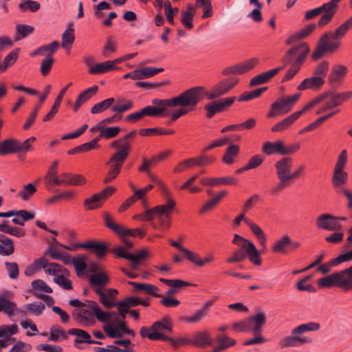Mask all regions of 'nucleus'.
<instances>
[{"instance_id":"nucleus-1","label":"nucleus","mask_w":352,"mask_h":352,"mask_svg":"<svg viewBox=\"0 0 352 352\" xmlns=\"http://www.w3.org/2000/svg\"><path fill=\"white\" fill-rule=\"evenodd\" d=\"M73 318L82 327L94 325L96 322L95 318L101 322H109L112 319L115 322L118 321L116 312H105L102 310L96 302L92 300L87 301L83 307L75 309Z\"/></svg>"},{"instance_id":"nucleus-2","label":"nucleus","mask_w":352,"mask_h":352,"mask_svg":"<svg viewBox=\"0 0 352 352\" xmlns=\"http://www.w3.org/2000/svg\"><path fill=\"white\" fill-rule=\"evenodd\" d=\"M263 325L264 313L259 311L254 316L234 322L232 324V329L238 332H251L253 338L243 342L244 346H250L264 342V337L262 334Z\"/></svg>"},{"instance_id":"nucleus-3","label":"nucleus","mask_w":352,"mask_h":352,"mask_svg":"<svg viewBox=\"0 0 352 352\" xmlns=\"http://www.w3.org/2000/svg\"><path fill=\"white\" fill-rule=\"evenodd\" d=\"M202 89L201 87H195L189 89L178 96L170 99H161L162 100H172L177 99L179 100V104L176 105H165L164 109H168V107H181L180 109H176L172 113L170 112L171 121L177 120L180 117L188 113L189 111L195 109L199 102L202 99Z\"/></svg>"},{"instance_id":"nucleus-4","label":"nucleus","mask_w":352,"mask_h":352,"mask_svg":"<svg viewBox=\"0 0 352 352\" xmlns=\"http://www.w3.org/2000/svg\"><path fill=\"white\" fill-rule=\"evenodd\" d=\"M232 243L240 248V250L234 252L232 255L227 258L228 263L241 262L246 257L249 261L256 265H261L262 263L261 257L258 250L254 244L247 239L235 234L232 239Z\"/></svg>"},{"instance_id":"nucleus-5","label":"nucleus","mask_w":352,"mask_h":352,"mask_svg":"<svg viewBox=\"0 0 352 352\" xmlns=\"http://www.w3.org/2000/svg\"><path fill=\"white\" fill-rule=\"evenodd\" d=\"M179 100L177 99L172 100H162L161 99H153V105H148L139 111H136L127 115L125 117V121L128 122H136L142 120L144 116L149 117H166L170 115V111L165 109V105L179 104Z\"/></svg>"},{"instance_id":"nucleus-6","label":"nucleus","mask_w":352,"mask_h":352,"mask_svg":"<svg viewBox=\"0 0 352 352\" xmlns=\"http://www.w3.org/2000/svg\"><path fill=\"white\" fill-rule=\"evenodd\" d=\"M320 324L315 322H309L301 324L291 330L289 336L284 337L280 342L282 347H298L305 344L310 343L311 339L303 335L307 332L317 331L320 329Z\"/></svg>"},{"instance_id":"nucleus-7","label":"nucleus","mask_w":352,"mask_h":352,"mask_svg":"<svg viewBox=\"0 0 352 352\" xmlns=\"http://www.w3.org/2000/svg\"><path fill=\"white\" fill-rule=\"evenodd\" d=\"M309 52V47L307 43H302L292 47L288 50L286 54V60L291 65L283 76L281 82H285L293 78L298 72L304 61Z\"/></svg>"},{"instance_id":"nucleus-8","label":"nucleus","mask_w":352,"mask_h":352,"mask_svg":"<svg viewBox=\"0 0 352 352\" xmlns=\"http://www.w3.org/2000/svg\"><path fill=\"white\" fill-rule=\"evenodd\" d=\"M321 288L339 287L344 291L352 290V265L342 271L332 273L318 280Z\"/></svg>"},{"instance_id":"nucleus-9","label":"nucleus","mask_w":352,"mask_h":352,"mask_svg":"<svg viewBox=\"0 0 352 352\" xmlns=\"http://www.w3.org/2000/svg\"><path fill=\"white\" fill-rule=\"evenodd\" d=\"M47 272L49 275L54 276V283L60 287L67 290L72 289V283L67 278L69 275V272L66 268L59 264L54 265Z\"/></svg>"},{"instance_id":"nucleus-10","label":"nucleus","mask_w":352,"mask_h":352,"mask_svg":"<svg viewBox=\"0 0 352 352\" xmlns=\"http://www.w3.org/2000/svg\"><path fill=\"white\" fill-rule=\"evenodd\" d=\"M300 96V94H296L287 98L278 100L272 105V109L268 113V116L273 117L277 114H285L289 112Z\"/></svg>"},{"instance_id":"nucleus-11","label":"nucleus","mask_w":352,"mask_h":352,"mask_svg":"<svg viewBox=\"0 0 352 352\" xmlns=\"http://www.w3.org/2000/svg\"><path fill=\"white\" fill-rule=\"evenodd\" d=\"M318 101V100H316L312 102H308L301 110L293 113L292 114L276 123L272 128V131L274 132H280L287 129L300 116L312 109Z\"/></svg>"},{"instance_id":"nucleus-12","label":"nucleus","mask_w":352,"mask_h":352,"mask_svg":"<svg viewBox=\"0 0 352 352\" xmlns=\"http://www.w3.org/2000/svg\"><path fill=\"white\" fill-rule=\"evenodd\" d=\"M167 197L166 204L157 206L151 209L146 210V216L148 221H152L155 217H168L172 210L175 207V202L173 198L170 197V192L168 195H164Z\"/></svg>"},{"instance_id":"nucleus-13","label":"nucleus","mask_w":352,"mask_h":352,"mask_svg":"<svg viewBox=\"0 0 352 352\" xmlns=\"http://www.w3.org/2000/svg\"><path fill=\"white\" fill-rule=\"evenodd\" d=\"M127 157L117 151L111 157L108 162V164H110V168L104 178V183L111 182L118 175Z\"/></svg>"},{"instance_id":"nucleus-14","label":"nucleus","mask_w":352,"mask_h":352,"mask_svg":"<svg viewBox=\"0 0 352 352\" xmlns=\"http://www.w3.org/2000/svg\"><path fill=\"white\" fill-rule=\"evenodd\" d=\"M277 177L279 181L292 182L293 160L290 157H284L275 163Z\"/></svg>"},{"instance_id":"nucleus-15","label":"nucleus","mask_w":352,"mask_h":352,"mask_svg":"<svg viewBox=\"0 0 352 352\" xmlns=\"http://www.w3.org/2000/svg\"><path fill=\"white\" fill-rule=\"evenodd\" d=\"M113 252L117 256L130 261V266L132 270H136L140 264V261L148 256L147 252L145 250H142L136 254H134L128 252L126 248L122 246L116 247L113 249Z\"/></svg>"},{"instance_id":"nucleus-16","label":"nucleus","mask_w":352,"mask_h":352,"mask_svg":"<svg viewBox=\"0 0 352 352\" xmlns=\"http://www.w3.org/2000/svg\"><path fill=\"white\" fill-rule=\"evenodd\" d=\"M316 100H318V101L314 104V107L318 104L323 102L320 109L316 111V114H321L325 111L331 110L333 108L340 106V104L336 97L335 93L332 91L325 92L315 98L309 102H312Z\"/></svg>"},{"instance_id":"nucleus-17","label":"nucleus","mask_w":352,"mask_h":352,"mask_svg":"<svg viewBox=\"0 0 352 352\" xmlns=\"http://www.w3.org/2000/svg\"><path fill=\"white\" fill-rule=\"evenodd\" d=\"M236 78L224 79L212 87L207 96L208 99L212 100L226 94L238 82Z\"/></svg>"},{"instance_id":"nucleus-18","label":"nucleus","mask_w":352,"mask_h":352,"mask_svg":"<svg viewBox=\"0 0 352 352\" xmlns=\"http://www.w3.org/2000/svg\"><path fill=\"white\" fill-rule=\"evenodd\" d=\"M95 293L99 296L100 302L105 308H111L116 307V296L118 291L113 288H107L103 290L101 288H94Z\"/></svg>"},{"instance_id":"nucleus-19","label":"nucleus","mask_w":352,"mask_h":352,"mask_svg":"<svg viewBox=\"0 0 352 352\" xmlns=\"http://www.w3.org/2000/svg\"><path fill=\"white\" fill-rule=\"evenodd\" d=\"M236 97H229L207 104L205 106L207 116L212 118L214 114L225 111L234 103Z\"/></svg>"},{"instance_id":"nucleus-20","label":"nucleus","mask_w":352,"mask_h":352,"mask_svg":"<svg viewBox=\"0 0 352 352\" xmlns=\"http://www.w3.org/2000/svg\"><path fill=\"white\" fill-rule=\"evenodd\" d=\"M316 226L320 229L329 231H339L342 228L338 222V218L329 214H322L318 217Z\"/></svg>"},{"instance_id":"nucleus-21","label":"nucleus","mask_w":352,"mask_h":352,"mask_svg":"<svg viewBox=\"0 0 352 352\" xmlns=\"http://www.w3.org/2000/svg\"><path fill=\"white\" fill-rule=\"evenodd\" d=\"M58 244L69 250H74L76 248L91 249L98 258L103 257L106 254L107 250V246L105 244L94 241H88L83 243H79L74 247H67L58 243Z\"/></svg>"},{"instance_id":"nucleus-22","label":"nucleus","mask_w":352,"mask_h":352,"mask_svg":"<svg viewBox=\"0 0 352 352\" xmlns=\"http://www.w3.org/2000/svg\"><path fill=\"white\" fill-rule=\"evenodd\" d=\"M135 135V131H132L124 135L122 138L113 141L111 143V146L117 149V152L128 157L131 150V142L129 140L133 138Z\"/></svg>"},{"instance_id":"nucleus-23","label":"nucleus","mask_w":352,"mask_h":352,"mask_svg":"<svg viewBox=\"0 0 352 352\" xmlns=\"http://www.w3.org/2000/svg\"><path fill=\"white\" fill-rule=\"evenodd\" d=\"M12 296L10 291H5L0 294V312L3 311L9 318H12L16 310V304L10 300Z\"/></svg>"},{"instance_id":"nucleus-24","label":"nucleus","mask_w":352,"mask_h":352,"mask_svg":"<svg viewBox=\"0 0 352 352\" xmlns=\"http://www.w3.org/2000/svg\"><path fill=\"white\" fill-rule=\"evenodd\" d=\"M68 333L76 336L74 340V344L78 349H80V347L77 346V344L78 343H88L95 344H102L100 341L93 340L91 338V336L86 331L80 329H71L68 331Z\"/></svg>"},{"instance_id":"nucleus-25","label":"nucleus","mask_w":352,"mask_h":352,"mask_svg":"<svg viewBox=\"0 0 352 352\" xmlns=\"http://www.w3.org/2000/svg\"><path fill=\"white\" fill-rule=\"evenodd\" d=\"M324 83V80L321 76H312L303 80L297 87L298 90L305 91L307 89L316 90Z\"/></svg>"},{"instance_id":"nucleus-26","label":"nucleus","mask_w":352,"mask_h":352,"mask_svg":"<svg viewBox=\"0 0 352 352\" xmlns=\"http://www.w3.org/2000/svg\"><path fill=\"white\" fill-rule=\"evenodd\" d=\"M347 67L343 65H336L329 74V82L331 85L340 83L347 74Z\"/></svg>"},{"instance_id":"nucleus-27","label":"nucleus","mask_w":352,"mask_h":352,"mask_svg":"<svg viewBox=\"0 0 352 352\" xmlns=\"http://www.w3.org/2000/svg\"><path fill=\"white\" fill-rule=\"evenodd\" d=\"M110 278L104 271H99L89 276V281L93 288H102L109 283Z\"/></svg>"},{"instance_id":"nucleus-28","label":"nucleus","mask_w":352,"mask_h":352,"mask_svg":"<svg viewBox=\"0 0 352 352\" xmlns=\"http://www.w3.org/2000/svg\"><path fill=\"white\" fill-rule=\"evenodd\" d=\"M316 28L314 23L307 25L303 29L291 35L285 41L287 45H292L309 35Z\"/></svg>"},{"instance_id":"nucleus-29","label":"nucleus","mask_w":352,"mask_h":352,"mask_svg":"<svg viewBox=\"0 0 352 352\" xmlns=\"http://www.w3.org/2000/svg\"><path fill=\"white\" fill-rule=\"evenodd\" d=\"M98 89V87L97 85H94L80 93L78 95L74 104V111H77L83 103H85L96 94Z\"/></svg>"},{"instance_id":"nucleus-30","label":"nucleus","mask_w":352,"mask_h":352,"mask_svg":"<svg viewBox=\"0 0 352 352\" xmlns=\"http://www.w3.org/2000/svg\"><path fill=\"white\" fill-rule=\"evenodd\" d=\"M164 71L162 67H141L134 70L135 72V80H142L152 77L157 74Z\"/></svg>"},{"instance_id":"nucleus-31","label":"nucleus","mask_w":352,"mask_h":352,"mask_svg":"<svg viewBox=\"0 0 352 352\" xmlns=\"http://www.w3.org/2000/svg\"><path fill=\"white\" fill-rule=\"evenodd\" d=\"M331 36L332 32L329 31L324 33L319 40L320 43H322V41L325 43V49L331 53L336 51L340 47V43L336 41L337 39Z\"/></svg>"},{"instance_id":"nucleus-32","label":"nucleus","mask_w":352,"mask_h":352,"mask_svg":"<svg viewBox=\"0 0 352 352\" xmlns=\"http://www.w3.org/2000/svg\"><path fill=\"white\" fill-rule=\"evenodd\" d=\"M19 152V140L10 138L0 143V153L2 155Z\"/></svg>"},{"instance_id":"nucleus-33","label":"nucleus","mask_w":352,"mask_h":352,"mask_svg":"<svg viewBox=\"0 0 352 352\" xmlns=\"http://www.w3.org/2000/svg\"><path fill=\"white\" fill-rule=\"evenodd\" d=\"M129 285L133 286L134 291L135 292H140L142 291L145 292L146 294L160 297V295L157 294V292L159 291V288L152 284H148V283H136V282H132L129 281L128 283Z\"/></svg>"},{"instance_id":"nucleus-34","label":"nucleus","mask_w":352,"mask_h":352,"mask_svg":"<svg viewBox=\"0 0 352 352\" xmlns=\"http://www.w3.org/2000/svg\"><path fill=\"white\" fill-rule=\"evenodd\" d=\"M190 343L199 347H205L206 346L212 345V340L210 334L206 331H201L197 333Z\"/></svg>"},{"instance_id":"nucleus-35","label":"nucleus","mask_w":352,"mask_h":352,"mask_svg":"<svg viewBox=\"0 0 352 352\" xmlns=\"http://www.w3.org/2000/svg\"><path fill=\"white\" fill-rule=\"evenodd\" d=\"M69 177L70 173H63L58 175H56L46 184V188L50 190L55 186H68Z\"/></svg>"},{"instance_id":"nucleus-36","label":"nucleus","mask_w":352,"mask_h":352,"mask_svg":"<svg viewBox=\"0 0 352 352\" xmlns=\"http://www.w3.org/2000/svg\"><path fill=\"white\" fill-rule=\"evenodd\" d=\"M110 60H106L89 67L88 72L90 74H102L113 71Z\"/></svg>"},{"instance_id":"nucleus-37","label":"nucleus","mask_w":352,"mask_h":352,"mask_svg":"<svg viewBox=\"0 0 352 352\" xmlns=\"http://www.w3.org/2000/svg\"><path fill=\"white\" fill-rule=\"evenodd\" d=\"M133 102L132 100H126L124 98H120L116 102L113 104L111 110L116 113H123L132 109Z\"/></svg>"},{"instance_id":"nucleus-38","label":"nucleus","mask_w":352,"mask_h":352,"mask_svg":"<svg viewBox=\"0 0 352 352\" xmlns=\"http://www.w3.org/2000/svg\"><path fill=\"white\" fill-rule=\"evenodd\" d=\"M140 336L142 338H148L151 340H169L171 342H174V340L170 337H168L163 334L161 332H154L152 331V332H148V329L144 327H142L140 329Z\"/></svg>"},{"instance_id":"nucleus-39","label":"nucleus","mask_w":352,"mask_h":352,"mask_svg":"<svg viewBox=\"0 0 352 352\" xmlns=\"http://www.w3.org/2000/svg\"><path fill=\"white\" fill-rule=\"evenodd\" d=\"M14 252V245L13 240L7 236L0 241V255L10 256Z\"/></svg>"},{"instance_id":"nucleus-40","label":"nucleus","mask_w":352,"mask_h":352,"mask_svg":"<svg viewBox=\"0 0 352 352\" xmlns=\"http://www.w3.org/2000/svg\"><path fill=\"white\" fill-rule=\"evenodd\" d=\"M218 346L214 349L215 351L225 350L236 344V341L226 335H219L216 338Z\"/></svg>"},{"instance_id":"nucleus-41","label":"nucleus","mask_w":352,"mask_h":352,"mask_svg":"<svg viewBox=\"0 0 352 352\" xmlns=\"http://www.w3.org/2000/svg\"><path fill=\"white\" fill-rule=\"evenodd\" d=\"M289 236L285 235L275 242L272 246L274 253L287 254L289 250Z\"/></svg>"},{"instance_id":"nucleus-42","label":"nucleus","mask_w":352,"mask_h":352,"mask_svg":"<svg viewBox=\"0 0 352 352\" xmlns=\"http://www.w3.org/2000/svg\"><path fill=\"white\" fill-rule=\"evenodd\" d=\"M195 14V8L192 6H188L186 10L182 12L181 21L182 24L187 29L193 28V16Z\"/></svg>"},{"instance_id":"nucleus-43","label":"nucleus","mask_w":352,"mask_h":352,"mask_svg":"<svg viewBox=\"0 0 352 352\" xmlns=\"http://www.w3.org/2000/svg\"><path fill=\"white\" fill-rule=\"evenodd\" d=\"M352 28V16L338 27L334 32H332L333 37L336 39L342 38L346 32Z\"/></svg>"},{"instance_id":"nucleus-44","label":"nucleus","mask_w":352,"mask_h":352,"mask_svg":"<svg viewBox=\"0 0 352 352\" xmlns=\"http://www.w3.org/2000/svg\"><path fill=\"white\" fill-rule=\"evenodd\" d=\"M151 330L154 332H160L161 331L171 332L172 328L170 318L165 317L160 321L154 322L151 327Z\"/></svg>"},{"instance_id":"nucleus-45","label":"nucleus","mask_w":352,"mask_h":352,"mask_svg":"<svg viewBox=\"0 0 352 352\" xmlns=\"http://www.w3.org/2000/svg\"><path fill=\"white\" fill-rule=\"evenodd\" d=\"M88 258L86 256H79L73 258V265L76 270V274L78 276L83 274L85 270L87 269V262Z\"/></svg>"},{"instance_id":"nucleus-46","label":"nucleus","mask_w":352,"mask_h":352,"mask_svg":"<svg viewBox=\"0 0 352 352\" xmlns=\"http://www.w3.org/2000/svg\"><path fill=\"white\" fill-rule=\"evenodd\" d=\"M239 153V147L237 145L232 144L228 146L223 157V162L227 164H231L234 162V157L237 156Z\"/></svg>"},{"instance_id":"nucleus-47","label":"nucleus","mask_w":352,"mask_h":352,"mask_svg":"<svg viewBox=\"0 0 352 352\" xmlns=\"http://www.w3.org/2000/svg\"><path fill=\"white\" fill-rule=\"evenodd\" d=\"M116 102V100L113 98H107L94 105L91 109V113L93 114L101 113L108 109Z\"/></svg>"},{"instance_id":"nucleus-48","label":"nucleus","mask_w":352,"mask_h":352,"mask_svg":"<svg viewBox=\"0 0 352 352\" xmlns=\"http://www.w3.org/2000/svg\"><path fill=\"white\" fill-rule=\"evenodd\" d=\"M74 40V29L67 28L62 34V47L66 50L70 48Z\"/></svg>"},{"instance_id":"nucleus-49","label":"nucleus","mask_w":352,"mask_h":352,"mask_svg":"<svg viewBox=\"0 0 352 352\" xmlns=\"http://www.w3.org/2000/svg\"><path fill=\"white\" fill-rule=\"evenodd\" d=\"M283 141L265 142V155L279 154L281 155Z\"/></svg>"},{"instance_id":"nucleus-50","label":"nucleus","mask_w":352,"mask_h":352,"mask_svg":"<svg viewBox=\"0 0 352 352\" xmlns=\"http://www.w3.org/2000/svg\"><path fill=\"white\" fill-rule=\"evenodd\" d=\"M102 200L98 195V194H95L89 198L86 199L84 201V206L86 210H94L101 207L102 204Z\"/></svg>"},{"instance_id":"nucleus-51","label":"nucleus","mask_w":352,"mask_h":352,"mask_svg":"<svg viewBox=\"0 0 352 352\" xmlns=\"http://www.w3.org/2000/svg\"><path fill=\"white\" fill-rule=\"evenodd\" d=\"M16 30L15 40L19 41L32 34L34 31V28L29 25L19 24L16 26Z\"/></svg>"},{"instance_id":"nucleus-52","label":"nucleus","mask_w":352,"mask_h":352,"mask_svg":"<svg viewBox=\"0 0 352 352\" xmlns=\"http://www.w3.org/2000/svg\"><path fill=\"white\" fill-rule=\"evenodd\" d=\"M258 63L256 59L252 58L236 65L237 74H243L252 69Z\"/></svg>"},{"instance_id":"nucleus-53","label":"nucleus","mask_w":352,"mask_h":352,"mask_svg":"<svg viewBox=\"0 0 352 352\" xmlns=\"http://www.w3.org/2000/svg\"><path fill=\"white\" fill-rule=\"evenodd\" d=\"M153 133L158 135H172L175 133V131L172 129L165 130L160 127L142 129L139 131L140 135L142 136L150 135Z\"/></svg>"},{"instance_id":"nucleus-54","label":"nucleus","mask_w":352,"mask_h":352,"mask_svg":"<svg viewBox=\"0 0 352 352\" xmlns=\"http://www.w3.org/2000/svg\"><path fill=\"white\" fill-rule=\"evenodd\" d=\"M16 50L10 52L4 58L3 63L0 66V70L4 72L7 68L12 65L18 58V51Z\"/></svg>"},{"instance_id":"nucleus-55","label":"nucleus","mask_w":352,"mask_h":352,"mask_svg":"<svg viewBox=\"0 0 352 352\" xmlns=\"http://www.w3.org/2000/svg\"><path fill=\"white\" fill-rule=\"evenodd\" d=\"M264 92V87L256 89L252 91L243 92L238 98L239 102H246L259 97Z\"/></svg>"},{"instance_id":"nucleus-56","label":"nucleus","mask_w":352,"mask_h":352,"mask_svg":"<svg viewBox=\"0 0 352 352\" xmlns=\"http://www.w3.org/2000/svg\"><path fill=\"white\" fill-rule=\"evenodd\" d=\"M60 338L66 340L67 338L66 333L60 327L57 325L52 326L50 329V340L58 342Z\"/></svg>"},{"instance_id":"nucleus-57","label":"nucleus","mask_w":352,"mask_h":352,"mask_svg":"<svg viewBox=\"0 0 352 352\" xmlns=\"http://www.w3.org/2000/svg\"><path fill=\"white\" fill-rule=\"evenodd\" d=\"M120 131V128L119 126H109L105 127L103 126L102 129V131L98 138H104L106 139H111L116 137Z\"/></svg>"},{"instance_id":"nucleus-58","label":"nucleus","mask_w":352,"mask_h":352,"mask_svg":"<svg viewBox=\"0 0 352 352\" xmlns=\"http://www.w3.org/2000/svg\"><path fill=\"white\" fill-rule=\"evenodd\" d=\"M207 315L208 313L204 309L201 308L196 311L194 316H183L180 318V320L189 323H197L204 319Z\"/></svg>"},{"instance_id":"nucleus-59","label":"nucleus","mask_w":352,"mask_h":352,"mask_svg":"<svg viewBox=\"0 0 352 352\" xmlns=\"http://www.w3.org/2000/svg\"><path fill=\"white\" fill-rule=\"evenodd\" d=\"M348 174L340 170H334L333 175V184L336 187H340L346 182Z\"/></svg>"},{"instance_id":"nucleus-60","label":"nucleus","mask_w":352,"mask_h":352,"mask_svg":"<svg viewBox=\"0 0 352 352\" xmlns=\"http://www.w3.org/2000/svg\"><path fill=\"white\" fill-rule=\"evenodd\" d=\"M341 1L342 0H331L327 3H323L320 6L322 12H324V14H330L333 16L338 8V3Z\"/></svg>"},{"instance_id":"nucleus-61","label":"nucleus","mask_w":352,"mask_h":352,"mask_svg":"<svg viewBox=\"0 0 352 352\" xmlns=\"http://www.w3.org/2000/svg\"><path fill=\"white\" fill-rule=\"evenodd\" d=\"M25 307L28 309V312L39 316L43 312L45 306L42 302H34L25 305Z\"/></svg>"},{"instance_id":"nucleus-62","label":"nucleus","mask_w":352,"mask_h":352,"mask_svg":"<svg viewBox=\"0 0 352 352\" xmlns=\"http://www.w3.org/2000/svg\"><path fill=\"white\" fill-rule=\"evenodd\" d=\"M214 186H219L223 185H236L238 180L232 176L223 177H213Z\"/></svg>"},{"instance_id":"nucleus-63","label":"nucleus","mask_w":352,"mask_h":352,"mask_svg":"<svg viewBox=\"0 0 352 352\" xmlns=\"http://www.w3.org/2000/svg\"><path fill=\"white\" fill-rule=\"evenodd\" d=\"M104 217L105 226L108 228L112 230L118 235H119V233L121 231V228H122V226L120 224L116 223L114 221V219H113V217L109 213H105L104 215Z\"/></svg>"},{"instance_id":"nucleus-64","label":"nucleus","mask_w":352,"mask_h":352,"mask_svg":"<svg viewBox=\"0 0 352 352\" xmlns=\"http://www.w3.org/2000/svg\"><path fill=\"white\" fill-rule=\"evenodd\" d=\"M40 3L36 1L26 0L19 4V9L23 12H36L40 9Z\"/></svg>"}]
</instances>
